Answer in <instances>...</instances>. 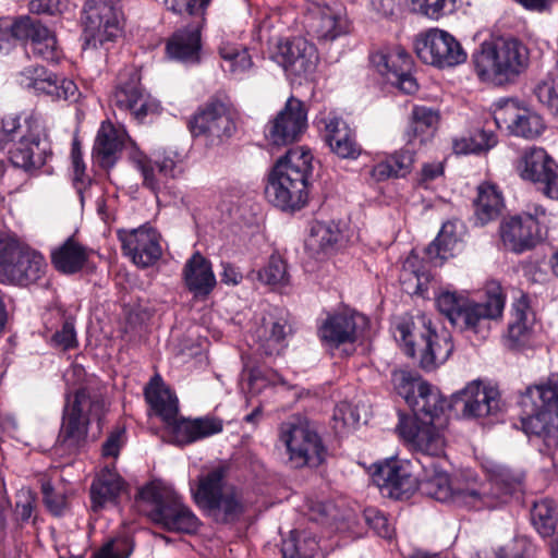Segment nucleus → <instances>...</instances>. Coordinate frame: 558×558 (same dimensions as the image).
<instances>
[{
    "mask_svg": "<svg viewBox=\"0 0 558 558\" xmlns=\"http://www.w3.org/2000/svg\"><path fill=\"white\" fill-rule=\"evenodd\" d=\"M477 78L483 83L502 86L514 82L529 66L526 45L512 36L484 40L471 56Z\"/></svg>",
    "mask_w": 558,
    "mask_h": 558,
    "instance_id": "f257e3e1",
    "label": "nucleus"
},
{
    "mask_svg": "<svg viewBox=\"0 0 558 558\" xmlns=\"http://www.w3.org/2000/svg\"><path fill=\"white\" fill-rule=\"evenodd\" d=\"M313 156L305 147L289 149L274 165L265 189L267 199L283 210L301 209L308 197Z\"/></svg>",
    "mask_w": 558,
    "mask_h": 558,
    "instance_id": "f03ea898",
    "label": "nucleus"
},
{
    "mask_svg": "<svg viewBox=\"0 0 558 558\" xmlns=\"http://www.w3.org/2000/svg\"><path fill=\"white\" fill-rule=\"evenodd\" d=\"M107 411L106 400L98 389L82 387L73 395L68 393L56 449L66 454L78 452L87 444L88 427L93 422L97 423L100 433Z\"/></svg>",
    "mask_w": 558,
    "mask_h": 558,
    "instance_id": "7ed1b4c3",
    "label": "nucleus"
},
{
    "mask_svg": "<svg viewBox=\"0 0 558 558\" xmlns=\"http://www.w3.org/2000/svg\"><path fill=\"white\" fill-rule=\"evenodd\" d=\"M436 304L452 326L482 341L488 338L493 322L502 316L505 296L499 286L492 288L481 302L445 291L438 295Z\"/></svg>",
    "mask_w": 558,
    "mask_h": 558,
    "instance_id": "20e7f679",
    "label": "nucleus"
},
{
    "mask_svg": "<svg viewBox=\"0 0 558 558\" xmlns=\"http://www.w3.org/2000/svg\"><path fill=\"white\" fill-rule=\"evenodd\" d=\"M145 398L156 414L168 426L171 440L175 445H189L222 430V421L216 417L179 418L178 399L167 388L153 387L151 385L145 389Z\"/></svg>",
    "mask_w": 558,
    "mask_h": 558,
    "instance_id": "39448f33",
    "label": "nucleus"
},
{
    "mask_svg": "<svg viewBox=\"0 0 558 558\" xmlns=\"http://www.w3.org/2000/svg\"><path fill=\"white\" fill-rule=\"evenodd\" d=\"M523 408L531 409L521 418L526 434L543 438L547 446L558 442V374H550L545 381L527 387L521 396Z\"/></svg>",
    "mask_w": 558,
    "mask_h": 558,
    "instance_id": "423d86ee",
    "label": "nucleus"
},
{
    "mask_svg": "<svg viewBox=\"0 0 558 558\" xmlns=\"http://www.w3.org/2000/svg\"><path fill=\"white\" fill-rule=\"evenodd\" d=\"M137 502L154 523L169 532L192 534L199 526L197 517L170 488L149 483L140 489Z\"/></svg>",
    "mask_w": 558,
    "mask_h": 558,
    "instance_id": "0eeeda50",
    "label": "nucleus"
},
{
    "mask_svg": "<svg viewBox=\"0 0 558 558\" xmlns=\"http://www.w3.org/2000/svg\"><path fill=\"white\" fill-rule=\"evenodd\" d=\"M397 329L405 353L411 357L417 355L420 366L426 371L444 364L453 351L450 333L445 329L436 331L426 315H417L411 324H400Z\"/></svg>",
    "mask_w": 558,
    "mask_h": 558,
    "instance_id": "6e6552de",
    "label": "nucleus"
},
{
    "mask_svg": "<svg viewBox=\"0 0 558 558\" xmlns=\"http://www.w3.org/2000/svg\"><path fill=\"white\" fill-rule=\"evenodd\" d=\"M229 466L220 464L199 477L195 502L217 523H231L242 515L241 496L226 482Z\"/></svg>",
    "mask_w": 558,
    "mask_h": 558,
    "instance_id": "1a4fd4ad",
    "label": "nucleus"
},
{
    "mask_svg": "<svg viewBox=\"0 0 558 558\" xmlns=\"http://www.w3.org/2000/svg\"><path fill=\"white\" fill-rule=\"evenodd\" d=\"M11 143L9 158L14 167L31 171L46 163L47 147L31 125L27 122L21 124L20 117L14 113L4 116L1 121L0 150L7 149Z\"/></svg>",
    "mask_w": 558,
    "mask_h": 558,
    "instance_id": "9d476101",
    "label": "nucleus"
},
{
    "mask_svg": "<svg viewBox=\"0 0 558 558\" xmlns=\"http://www.w3.org/2000/svg\"><path fill=\"white\" fill-rule=\"evenodd\" d=\"M279 438L294 468H318L326 460L327 448L317 432L304 420L293 417L281 423Z\"/></svg>",
    "mask_w": 558,
    "mask_h": 558,
    "instance_id": "9b49d317",
    "label": "nucleus"
},
{
    "mask_svg": "<svg viewBox=\"0 0 558 558\" xmlns=\"http://www.w3.org/2000/svg\"><path fill=\"white\" fill-rule=\"evenodd\" d=\"M400 436L409 442L417 457L416 465L425 466L438 462H446V440L444 432L432 422L401 417L397 426Z\"/></svg>",
    "mask_w": 558,
    "mask_h": 558,
    "instance_id": "f8f14e48",
    "label": "nucleus"
},
{
    "mask_svg": "<svg viewBox=\"0 0 558 558\" xmlns=\"http://www.w3.org/2000/svg\"><path fill=\"white\" fill-rule=\"evenodd\" d=\"M118 0H86L83 9L84 47L98 48L121 33Z\"/></svg>",
    "mask_w": 558,
    "mask_h": 558,
    "instance_id": "ddd939ff",
    "label": "nucleus"
},
{
    "mask_svg": "<svg viewBox=\"0 0 558 558\" xmlns=\"http://www.w3.org/2000/svg\"><path fill=\"white\" fill-rule=\"evenodd\" d=\"M545 216V209L535 205L533 211L527 210L504 219L499 226L504 246L517 254L534 248L544 240L545 232L542 225Z\"/></svg>",
    "mask_w": 558,
    "mask_h": 558,
    "instance_id": "4468645a",
    "label": "nucleus"
},
{
    "mask_svg": "<svg viewBox=\"0 0 558 558\" xmlns=\"http://www.w3.org/2000/svg\"><path fill=\"white\" fill-rule=\"evenodd\" d=\"M194 136H204L208 145H220L236 132L234 114L230 107L220 100H210L192 116L189 122Z\"/></svg>",
    "mask_w": 558,
    "mask_h": 558,
    "instance_id": "2eb2a0df",
    "label": "nucleus"
},
{
    "mask_svg": "<svg viewBox=\"0 0 558 558\" xmlns=\"http://www.w3.org/2000/svg\"><path fill=\"white\" fill-rule=\"evenodd\" d=\"M414 47L417 57L424 63L439 69L462 64L468 58L461 44L451 34L439 28L420 34Z\"/></svg>",
    "mask_w": 558,
    "mask_h": 558,
    "instance_id": "dca6fc26",
    "label": "nucleus"
},
{
    "mask_svg": "<svg viewBox=\"0 0 558 558\" xmlns=\"http://www.w3.org/2000/svg\"><path fill=\"white\" fill-rule=\"evenodd\" d=\"M517 171L544 196L558 201V163L544 148L532 146L523 150Z\"/></svg>",
    "mask_w": 558,
    "mask_h": 558,
    "instance_id": "f3484780",
    "label": "nucleus"
},
{
    "mask_svg": "<svg viewBox=\"0 0 558 558\" xmlns=\"http://www.w3.org/2000/svg\"><path fill=\"white\" fill-rule=\"evenodd\" d=\"M420 465L413 460L392 458L375 464L374 482L383 494L395 498H408L417 489Z\"/></svg>",
    "mask_w": 558,
    "mask_h": 558,
    "instance_id": "a211bd4d",
    "label": "nucleus"
},
{
    "mask_svg": "<svg viewBox=\"0 0 558 558\" xmlns=\"http://www.w3.org/2000/svg\"><path fill=\"white\" fill-rule=\"evenodd\" d=\"M110 101L114 108L129 112L140 122L159 110V104L143 88L141 75L135 69L120 73Z\"/></svg>",
    "mask_w": 558,
    "mask_h": 558,
    "instance_id": "6ab92c4d",
    "label": "nucleus"
},
{
    "mask_svg": "<svg viewBox=\"0 0 558 558\" xmlns=\"http://www.w3.org/2000/svg\"><path fill=\"white\" fill-rule=\"evenodd\" d=\"M446 462H438L420 468V483L417 489L441 502L452 501L459 506L478 507L481 497L475 490L456 489L451 486L449 475L444 470Z\"/></svg>",
    "mask_w": 558,
    "mask_h": 558,
    "instance_id": "aec40b11",
    "label": "nucleus"
},
{
    "mask_svg": "<svg viewBox=\"0 0 558 558\" xmlns=\"http://www.w3.org/2000/svg\"><path fill=\"white\" fill-rule=\"evenodd\" d=\"M11 37L17 40H27L34 56L49 62H58L61 51L58 47L56 34L40 21L23 15L11 23Z\"/></svg>",
    "mask_w": 558,
    "mask_h": 558,
    "instance_id": "412c9836",
    "label": "nucleus"
},
{
    "mask_svg": "<svg viewBox=\"0 0 558 558\" xmlns=\"http://www.w3.org/2000/svg\"><path fill=\"white\" fill-rule=\"evenodd\" d=\"M306 125L305 105L301 100L290 97L284 107L268 123L266 137L272 145H288L299 140Z\"/></svg>",
    "mask_w": 558,
    "mask_h": 558,
    "instance_id": "4be33fe9",
    "label": "nucleus"
},
{
    "mask_svg": "<svg viewBox=\"0 0 558 558\" xmlns=\"http://www.w3.org/2000/svg\"><path fill=\"white\" fill-rule=\"evenodd\" d=\"M118 239L124 255L138 267L151 266L161 257L160 235L154 228L143 226L129 231L119 230Z\"/></svg>",
    "mask_w": 558,
    "mask_h": 558,
    "instance_id": "5701e85b",
    "label": "nucleus"
},
{
    "mask_svg": "<svg viewBox=\"0 0 558 558\" xmlns=\"http://www.w3.org/2000/svg\"><path fill=\"white\" fill-rule=\"evenodd\" d=\"M304 26L310 36L328 43L345 33L347 19L339 5L313 3L305 13Z\"/></svg>",
    "mask_w": 558,
    "mask_h": 558,
    "instance_id": "b1692460",
    "label": "nucleus"
},
{
    "mask_svg": "<svg viewBox=\"0 0 558 558\" xmlns=\"http://www.w3.org/2000/svg\"><path fill=\"white\" fill-rule=\"evenodd\" d=\"M371 62L377 72L405 94L417 90L416 80L411 74L412 60L404 49L393 52L377 51L371 56Z\"/></svg>",
    "mask_w": 558,
    "mask_h": 558,
    "instance_id": "393cba45",
    "label": "nucleus"
},
{
    "mask_svg": "<svg viewBox=\"0 0 558 558\" xmlns=\"http://www.w3.org/2000/svg\"><path fill=\"white\" fill-rule=\"evenodd\" d=\"M367 325V318L359 313H338L328 316L319 327L318 335L330 349L353 344Z\"/></svg>",
    "mask_w": 558,
    "mask_h": 558,
    "instance_id": "a878e982",
    "label": "nucleus"
},
{
    "mask_svg": "<svg viewBox=\"0 0 558 558\" xmlns=\"http://www.w3.org/2000/svg\"><path fill=\"white\" fill-rule=\"evenodd\" d=\"M20 83L25 88L34 89L57 100L74 98L77 93V87L73 81L59 77L44 66L24 69L21 72Z\"/></svg>",
    "mask_w": 558,
    "mask_h": 558,
    "instance_id": "bb28decb",
    "label": "nucleus"
},
{
    "mask_svg": "<svg viewBox=\"0 0 558 558\" xmlns=\"http://www.w3.org/2000/svg\"><path fill=\"white\" fill-rule=\"evenodd\" d=\"M453 402L462 403V413L468 417H486L500 411L499 391L475 381L457 392Z\"/></svg>",
    "mask_w": 558,
    "mask_h": 558,
    "instance_id": "cd10ccee",
    "label": "nucleus"
},
{
    "mask_svg": "<svg viewBox=\"0 0 558 558\" xmlns=\"http://www.w3.org/2000/svg\"><path fill=\"white\" fill-rule=\"evenodd\" d=\"M45 269L46 262L43 255L23 245L16 258L3 271L0 281L26 286L39 280Z\"/></svg>",
    "mask_w": 558,
    "mask_h": 558,
    "instance_id": "c85d7f7f",
    "label": "nucleus"
},
{
    "mask_svg": "<svg viewBox=\"0 0 558 558\" xmlns=\"http://www.w3.org/2000/svg\"><path fill=\"white\" fill-rule=\"evenodd\" d=\"M278 57L284 70L298 76L312 72L317 59L314 46L302 37L280 44Z\"/></svg>",
    "mask_w": 558,
    "mask_h": 558,
    "instance_id": "c756f323",
    "label": "nucleus"
},
{
    "mask_svg": "<svg viewBox=\"0 0 558 558\" xmlns=\"http://www.w3.org/2000/svg\"><path fill=\"white\" fill-rule=\"evenodd\" d=\"M324 138L330 150L340 158L356 159L362 153L354 131L340 118H330L325 122Z\"/></svg>",
    "mask_w": 558,
    "mask_h": 558,
    "instance_id": "7c9ffc66",
    "label": "nucleus"
},
{
    "mask_svg": "<svg viewBox=\"0 0 558 558\" xmlns=\"http://www.w3.org/2000/svg\"><path fill=\"white\" fill-rule=\"evenodd\" d=\"M126 137V132L117 129L111 122L105 121L101 123L96 136L94 154L102 168L110 169L116 165Z\"/></svg>",
    "mask_w": 558,
    "mask_h": 558,
    "instance_id": "2f4dec72",
    "label": "nucleus"
},
{
    "mask_svg": "<svg viewBox=\"0 0 558 558\" xmlns=\"http://www.w3.org/2000/svg\"><path fill=\"white\" fill-rule=\"evenodd\" d=\"M535 324V313L530 306L527 295L521 294L511 307L507 330V341L511 348L524 345L531 338Z\"/></svg>",
    "mask_w": 558,
    "mask_h": 558,
    "instance_id": "473e14b6",
    "label": "nucleus"
},
{
    "mask_svg": "<svg viewBox=\"0 0 558 558\" xmlns=\"http://www.w3.org/2000/svg\"><path fill=\"white\" fill-rule=\"evenodd\" d=\"M521 483L520 476H510L507 473L496 474L480 489H475L481 497V504L478 507L470 508L475 510L496 508L500 504L507 502L510 496L520 489ZM468 490H474V488H468Z\"/></svg>",
    "mask_w": 558,
    "mask_h": 558,
    "instance_id": "72a5a7b5",
    "label": "nucleus"
},
{
    "mask_svg": "<svg viewBox=\"0 0 558 558\" xmlns=\"http://www.w3.org/2000/svg\"><path fill=\"white\" fill-rule=\"evenodd\" d=\"M501 122L507 124L511 134L526 140L539 136L545 129L542 117L530 110H521L515 113L510 112L509 109L500 110L492 119V124L501 128Z\"/></svg>",
    "mask_w": 558,
    "mask_h": 558,
    "instance_id": "f704fd0d",
    "label": "nucleus"
},
{
    "mask_svg": "<svg viewBox=\"0 0 558 558\" xmlns=\"http://www.w3.org/2000/svg\"><path fill=\"white\" fill-rule=\"evenodd\" d=\"M186 288L195 295H208L216 286L211 264L199 252H195L183 267Z\"/></svg>",
    "mask_w": 558,
    "mask_h": 558,
    "instance_id": "c9c22d12",
    "label": "nucleus"
},
{
    "mask_svg": "<svg viewBox=\"0 0 558 558\" xmlns=\"http://www.w3.org/2000/svg\"><path fill=\"white\" fill-rule=\"evenodd\" d=\"M166 50L170 59L185 63L198 62L201 51L199 24L177 31L169 38Z\"/></svg>",
    "mask_w": 558,
    "mask_h": 558,
    "instance_id": "e433bc0d",
    "label": "nucleus"
},
{
    "mask_svg": "<svg viewBox=\"0 0 558 558\" xmlns=\"http://www.w3.org/2000/svg\"><path fill=\"white\" fill-rule=\"evenodd\" d=\"M476 191L473 219L476 226L483 227L500 216L505 207L504 197L496 185L487 182L480 184Z\"/></svg>",
    "mask_w": 558,
    "mask_h": 558,
    "instance_id": "4c0bfd02",
    "label": "nucleus"
},
{
    "mask_svg": "<svg viewBox=\"0 0 558 558\" xmlns=\"http://www.w3.org/2000/svg\"><path fill=\"white\" fill-rule=\"evenodd\" d=\"M405 400L412 408L415 420L422 418L432 423L442 413L446 404L439 391L427 383H418L415 395L405 396Z\"/></svg>",
    "mask_w": 558,
    "mask_h": 558,
    "instance_id": "58836bf2",
    "label": "nucleus"
},
{
    "mask_svg": "<svg viewBox=\"0 0 558 558\" xmlns=\"http://www.w3.org/2000/svg\"><path fill=\"white\" fill-rule=\"evenodd\" d=\"M89 257L88 250L72 236L68 238L59 247L51 252V262L54 268L65 275L81 271Z\"/></svg>",
    "mask_w": 558,
    "mask_h": 558,
    "instance_id": "ea45409f",
    "label": "nucleus"
},
{
    "mask_svg": "<svg viewBox=\"0 0 558 558\" xmlns=\"http://www.w3.org/2000/svg\"><path fill=\"white\" fill-rule=\"evenodd\" d=\"M290 332L291 327L284 318L275 319L272 316L264 318L262 326L255 332L259 350L265 355L279 354L286 347V338Z\"/></svg>",
    "mask_w": 558,
    "mask_h": 558,
    "instance_id": "a19ab883",
    "label": "nucleus"
},
{
    "mask_svg": "<svg viewBox=\"0 0 558 558\" xmlns=\"http://www.w3.org/2000/svg\"><path fill=\"white\" fill-rule=\"evenodd\" d=\"M438 110L426 106H414L405 131L408 143L418 141L424 144L429 141L439 123Z\"/></svg>",
    "mask_w": 558,
    "mask_h": 558,
    "instance_id": "79ce46f5",
    "label": "nucleus"
},
{
    "mask_svg": "<svg viewBox=\"0 0 558 558\" xmlns=\"http://www.w3.org/2000/svg\"><path fill=\"white\" fill-rule=\"evenodd\" d=\"M122 488L123 481L117 473L102 471L90 485L92 510L97 512L109 504H116Z\"/></svg>",
    "mask_w": 558,
    "mask_h": 558,
    "instance_id": "37998d69",
    "label": "nucleus"
},
{
    "mask_svg": "<svg viewBox=\"0 0 558 558\" xmlns=\"http://www.w3.org/2000/svg\"><path fill=\"white\" fill-rule=\"evenodd\" d=\"M281 553L283 558H325L316 538L305 531H292Z\"/></svg>",
    "mask_w": 558,
    "mask_h": 558,
    "instance_id": "c03bdc74",
    "label": "nucleus"
},
{
    "mask_svg": "<svg viewBox=\"0 0 558 558\" xmlns=\"http://www.w3.org/2000/svg\"><path fill=\"white\" fill-rule=\"evenodd\" d=\"M413 154L409 150H400L376 163L371 175L376 181H385L392 177H404L410 172L413 165Z\"/></svg>",
    "mask_w": 558,
    "mask_h": 558,
    "instance_id": "a18cd8bd",
    "label": "nucleus"
},
{
    "mask_svg": "<svg viewBox=\"0 0 558 558\" xmlns=\"http://www.w3.org/2000/svg\"><path fill=\"white\" fill-rule=\"evenodd\" d=\"M492 121H486L485 126L478 130L473 136L461 137L453 141L456 154H476L493 148L498 140L495 132L489 129Z\"/></svg>",
    "mask_w": 558,
    "mask_h": 558,
    "instance_id": "49530a36",
    "label": "nucleus"
},
{
    "mask_svg": "<svg viewBox=\"0 0 558 558\" xmlns=\"http://www.w3.org/2000/svg\"><path fill=\"white\" fill-rule=\"evenodd\" d=\"M531 520L537 532L546 537L554 534L557 524L556 506L551 499L544 498L533 504Z\"/></svg>",
    "mask_w": 558,
    "mask_h": 558,
    "instance_id": "de8ad7c7",
    "label": "nucleus"
},
{
    "mask_svg": "<svg viewBox=\"0 0 558 558\" xmlns=\"http://www.w3.org/2000/svg\"><path fill=\"white\" fill-rule=\"evenodd\" d=\"M456 243L457 238L453 234V225L445 222L437 238L426 247V255L432 262L437 263L439 260V264H442L454 248Z\"/></svg>",
    "mask_w": 558,
    "mask_h": 558,
    "instance_id": "09e8293b",
    "label": "nucleus"
},
{
    "mask_svg": "<svg viewBox=\"0 0 558 558\" xmlns=\"http://www.w3.org/2000/svg\"><path fill=\"white\" fill-rule=\"evenodd\" d=\"M340 239L339 229L332 223L316 222L307 239V246L312 250L328 251L333 248Z\"/></svg>",
    "mask_w": 558,
    "mask_h": 558,
    "instance_id": "8fccbe9b",
    "label": "nucleus"
},
{
    "mask_svg": "<svg viewBox=\"0 0 558 558\" xmlns=\"http://www.w3.org/2000/svg\"><path fill=\"white\" fill-rule=\"evenodd\" d=\"M411 8L415 13L439 20L456 10V0H411Z\"/></svg>",
    "mask_w": 558,
    "mask_h": 558,
    "instance_id": "3c124183",
    "label": "nucleus"
},
{
    "mask_svg": "<svg viewBox=\"0 0 558 558\" xmlns=\"http://www.w3.org/2000/svg\"><path fill=\"white\" fill-rule=\"evenodd\" d=\"M43 502L46 509L54 517H61L68 509V498L61 490H57L47 478L40 481Z\"/></svg>",
    "mask_w": 558,
    "mask_h": 558,
    "instance_id": "603ef678",
    "label": "nucleus"
},
{
    "mask_svg": "<svg viewBox=\"0 0 558 558\" xmlns=\"http://www.w3.org/2000/svg\"><path fill=\"white\" fill-rule=\"evenodd\" d=\"M133 549L131 537L118 536L105 543L90 558H129Z\"/></svg>",
    "mask_w": 558,
    "mask_h": 558,
    "instance_id": "864d4df0",
    "label": "nucleus"
},
{
    "mask_svg": "<svg viewBox=\"0 0 558 558\" xmlns=\"http://www.w3.org/2000/svg\"><path fill=\"white\" fill-rule=\"evenodd\" d=\"M36 493L28 487H22L15 494V505L13 509L14 519L20 524L28 522L36 509Z\"/></svg>",
    "mask_w": 558,
    "mask_h": 558,
    "instance_id": "5fc2aeb1",
    "label": "nucleus"
},
{
    "mask_svg": "<svg viewBox=\"0 0 558 558\" xmlns=\"http://www.w3.org/2000/svg\"><path fill=\"white\" fill-rule=\"evenodd\" d=\"M258 279L269 286L286 283L288 281L286 263L278 256H271L268 264L258 271Z\"/></svg>",
    "mask_w": 558,
    "mask_h": 558,
    "instance_id": "6e6d98bb",
    "label": "nucleus"
},
{
    "mask_svg": "<svg viewBox=\"0 0 558 558\" xmlns=\"http://www.w3.org/2000/svg\"><path fill=\"white\" fill-rule=\"evenodd\" d=\"M134 162L142 173L144 186L151 190L153 192H158L166 184V181L162 179V177H159L155 162L153 163L149 159L142 155L134 157Z\"/></svg>",
    "mask_w": 558,
    "mask_h": 558,
    "instance_id": "4d7b16f0",
    "label": "nucleus"
},
{
    "mask_svg": "<svg viewBox=\"0 0 558 558\" xmlns=\"http://www.w3.org/2000/svg\"><path fill=\"white\" fill-rule=\"evenodd\" d=\"M50 344L62 351H68L77 348L78 341L74 322L70 318L65 319L61 329L57 330L50 339Z\"/></svg>",
    "mask_w": 558,
    "mask_h": 558,
    "instance_id": "13d9d810",
    "label": "nucleus"
},
{
    "mask_svg": "<svg viewBox=\"0 0 558 558\" xmlns=\"http://www.w3.org/2000/svg\"><path fill=\"white\" fill-rule=\"evenodd\" d=\"M363 515L366 524L373 529L378 536L387 539L392 538L395 527L384 512L375 508H367L364 510Z\"/></svg>",
    "mask_w": 558,
    "mask_h": 558,
    "instance_id": "bf43d9fd",
    "label": "nucleus"
},
{
    "mask_svg": "<svg viewBox=\"0 0 558 558\" xmlns=\"http://www.w3.org/2000/svg\"><path fill=\"white\" fill-rule=\"evenodd\" d=\"M71 159L73 167V184L80 195L89 184V179L85 175V163L82 159L81 144L74 138L71 149Z\"/></svg>",
    "mask_w": 558,
    "mask_h": 558,
    "instance_id": "052dcab7",
    "label": "nucleus"
},
{
    "mask_svg": "<svg viewBox=\"0 0 558 558\" xmlns=\"http://www.w3.org/2000/svg\"><path fill=\"white\" fill-rule=\"evenodd\" d=\"M210 0H165L168 10L180 15L201 16L205 14Z\"/></svg>",
    "mask_w": 558,
    "mask_h": 558,
    "instance_id": "680f3d73",
    "label": "nucleus"
},
{
    "mask_svg": "<svg viewBox=\"0 0 558 558\" xmlns=\"http://www.w3.org/2000/svg\"><path fill=\"white\" fill-rule=\"evenodd\" d=\"M23 247L15 239L0 233V277L3 271L9 268L14 258L19 255L20 250Z\"/></svg>",
    "mask_w": 558,
    "mask_h": 558,
    "instance_id": "e2e57ef3",
    "label": "nucleus"
},
{
    "mask_svg": "<svg viewBox=\"0 0 558 558\" xmlns=\"http://www.w3.org/2000/svg\"><path fill=\"white\" fill-rule=\"evenodd\" d=\"M68 0H32L28 10L33 14L60 15L66 10Z\"/></svg>",
    "mask_w": 558,
    "mask_h": 558,
    "instance_id": "0e129e2a",
    "label": "nucleus"
},
{
    "mask_svg": "<svg viewBox=\"0 0 558 558\" xmlns=\"http://www.w3.org/2000/svg\"><path fill=\"white\" fill-rule=\"evenodd\" d=\"M535 95L542 104L558 111V85L554 82L544 81L537 84Z\"/></svg>",
    "mask_w": 558,
    "mask_h": 558,
    "instance_id": "69168bd1",
    "label": "nucleus"
},
{
    "mask_svg": "<svg viewBox=\"0 0 558 558\" xmlns=\"http://www.w3.org/2000/svg\"><path fill=\"white\" fill-rule=\"evenodd\" d=\"M226 63V70L233 74H241L246 72L252 66V59L246 50H242L236 59L234 58Z\"/></svg>",
    "mask_w": 558,
    "mask_h": 558,
    "instance_id": "338daca9",
    "label": "nucleus"
},
{
    "mask_svg": "<svg viewBox=\"0 0 558 558\" xmlns=\"http://www.w3.org/2000/svg\"><path fill=\"white\" fill-rule=\"evenodd\" d=\"M123 433L124 432L122 429H117L109 435V437L102 445V454L105 457H118L121 448V437Z\"/></svg>",
    "mask_w": 558,
    "mask_h": 558,
    "instance_id": "774afa93",
    "label": "nucleus"
}]
</instances>
